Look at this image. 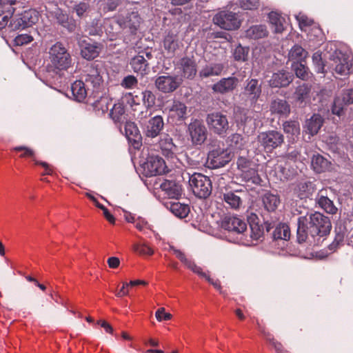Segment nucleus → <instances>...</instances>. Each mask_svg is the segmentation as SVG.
<instances>
[{"label": "nucleus", "instance_id": "1", "mask_svg": "<svg viewBox=\"0 0 353 353\" xmlns=\"http://www.w3.org/2000/svg\"><path fill=\"white\" fill-rule=\"evenodd\" d=\"M27 0H0V28L9 27L13 30L24 29L35 24L39 12L30 9Z\"/></svg>", "mask_w": 353, "mask_h": 353}, {"label": "nucleus", "instance_id": "2", "mask_svg": "<svg viewBox=\"0 0 353 353\" xmlns=\"http://www.w3.org/2000/svg\"><path fill=\"white\" fill-rule=\"evenodd\" d=\"M331 222L327 216L320 212L307 214L299 217L297 221V241L299 243L305 242L309 236H325L330 234Z\"/></svg>", "mask_w": 353, "mask_h": 353}, {"label": "nucleus", "instance_id": "3", "mask_svg": "<svg viewBox=\"0 0 353 353\" xmlns=\"http://www.w3.org/2000/svg\"><path fill=\"white\" fill-rule=\"evenodd\" d=\"M142 22V19L137 11L132 10L125 14L121 13L114 19L105 23V31L111 35V40L114 39L121 30H126L131 34H135Z\"/></svg>", "mask_w": 353, "mask_h": 353}, {"label": "nucleus", "instance_id": "4", "mask_svg": "<svg viewBox=\"0 0 353 353\" xmlns=\"http://www.w3.org/2000/svg\"><path fill=\"white\" fill-rule=\"evenodd\" d=\"M48 71L57 72L67 70L72 64V57L61 42H56L48 50Z\"/></svg>", "mask_w": 353, "mask_h": 353}, {"label": "nucleus", "instance_id": "5", "mask_svg": "<svg viewBox=\"0 0 353 353\" xmlns=\"http://www.w3.org/2000/svg\"><path fill=\"white\" fill-rule=\"evenodd\" d=\"M151 114L148 110L141 111L137 115V119L143 128L144 135L148 138H156L161 134L164 128V121L161 116H154L145 122H142L143 119L147 118Z\"/></svg>", "mask_w": 353, "mask_h": 353}, {"label": "nucleus", "instance_id": "6", "mask_svg": "<svg viewBox=\"0 0 353 353\" xmlns=\"http://www.w3.org/2000/svg\"><path fill=\"white\" fill-rule=\"evenodd\" d=\"M101 72V68L99 64L95 62L87 65L84 70L83 79L88 90H92L91 94L101 92V87L103 84Z\"/></svg>", "mask_w": 353, "mask_h": 353}, {"label": "nucleus", "instance_id": "7", "mask_svg": "<svg viewBox=\"0 0 353 353\" xmlns=\"http://www.w3.org/2000/svg\"><path fill=\"white\" fill-rule=\"evenodd\" d=\"M189 184L194 194L200 199L208 197L212 192L210 179L201 173L189 174Z\"/></svg>", "mask_w": 353, "mask_h": 353}, {"label": "nucleus", "instance_id": "8", "mask_svg": "<svg viewBox=\"0 0 353 353\" xmlns=\"http://www.w3.org/2000/svg\"><path fill=\"white\" fill-rule=\"evenodd\" d=\"M257 141L265 152L272 153L283 143L284 136L281 132L272 130L259 133Z\"/></svg>", "mask_w": 353, "mask_h": 353}, {"label": "nucleus", "instance_id": "9", "mask_svg": "<svg viewBox=\"0 0 353 353\" xmlns=\"http://www.w3.org/2000/svg\"><path fill=\"white\" fill-rule=\"evenodd\" d=\"M174 68L179 77L183 79H193L197 72V63L194 56H183L174 62Z\"/></svg>", "mask_w": 353, "mask_h": 353}, {"label": "nucleus", "instance_id": "10", "mask_svg": "<svg viewBox=\"0 0 353 353\" xmlns=\"http://www.w3.org/2000/svg\"><path fill=\"white\" fill-rule=\"evenodd\" d=\"M231 158V152L228 148H225L223 144L222 146L219 145L209 151L207 163L211 168H219L229 163Z\"/></svg>", "mask_w": 353, "mask_h": 353}, {"label": "nucleus", "instance_id": "11", "mask_svg": "<svg viewBox=\"0 0 353 353\" xmlns=\"http://www.w3.org/2000/svg\"><path fill=\"white\" fill-rule=\"evenodd\" d=\"M329 64L330 68L339 74L347 75L350 73V57L341 51H335L331 55Z\"/></svg>", "mask_w": 353, "mask_h": 353}, {"label": "nucleus", "instance_id": "12", "mask_svg": "<svg viewBox=\"0 0 353 353\" xmlns=\"http://www.w3.org/2000/svg\"><path fill=\"white\" fill-rule=\"evenodd\" d=\"M188 133L192 144L194 146L201 145L208 137V130L203 123L199 119H193L188 126Z\"/></svg>", "mask_w": 353, "mask_h": 353}, {"label": "nucleus", "instance_id": "13", "mask_svg": "<svg viewBox=\"0 0 353 353\" xmlns=\"http://www.w3.org/2000/svg\"><path fill=\"white\" fill-rule=\"evenodd\" d=\"M206 123L214 133L221 136H224L229 128L227 117L219 112L208 114Z\"/></svg>", "mask_w": 353, "mask_h": 353}, {"label": "nucleus", "instance_id": "14", "mask_svg": "<svg viewBox=\"0 0 353 353\" xmlns=\"http://www.w3.org/2000/svg\"><path fill=\"white\" fill-rule=\"evenodd\" d=\"M213 21L220 28L228 30H236L241 26V20L237 14L228 11H222L216 14L213 18Z\"/></svg>", "mask_w": 353, "mask_h": 353}, {"label": "nucleus", "instance_id": "15", "mask_svg": "<svg viewBox=\"0 0 353 353\" xmlns=\"http://www.w3.org/2000/svg\"><path fill=\"white\" fill-rule=\"evenodd\" d=\"M183 79L179 76H159L158 77L154 84L156 88L161 92L171 93L175 91L182 83Z\"/></svg>", "mask_w": 353, "mask_h": 353}, {"label": "nucleus", "instance_id": "16", "mask_svg": "<svg viewBox=\"0 0 353 353\" xmlns=\"http://www.w3.org/2000/svg\"><path fill=\"white\" fill-rule=\"evenodd\" d=\"M221 228L234 234L245 236L247 224L240 218L234 216H225L221 221Z\"/></svg>", "mask_w": 353, "mask_h": 353}, {"label": "nucleus", "instance_id": "17", "mask_svg": "<svg viewBox=\"0 0 353 353\" xmlns=\"http://www.w3.org/2000/svg\"><path fill=\"white\" fill-rule=\"evenodd\" d=\"M168 119L174 124H179L188 118V108L180 101L174 100L168 108Z\"/></svg>", "mask_w": 353, "mask_h": 353}, {"label": "nucleus", "instance_id": "18", "mask_svg": "<svg viewBox=\"0 0 353 353\" xmlns=\"http://www.w3.org/2000/svg\"><path fill=\"white\" fill-rule=\"evenodd\" d=\"M261 92V83H259L258 79H251L245 81L242 94L250 101L251 105H254L256 103Z\"/></svg>", "mask_w": 353, "mask_h": 353}, {"label": "nucleus", "instance_id": "19", "mask_svg": "<svg viewBox=\"0 0 353 353\" xmlns=\"http://www.w3.org/2000/svg\"><path fill=\"white\" fill-rule=\"evenodd\" d=\"M81 55L87 60L97 58L103 50V45L98 42H88L85 40L80 44Z\"/></svg>", "mask_w": 353, "mask_h": 353}, {"label": "nucleus", "instance_id": "20", "mask_svg": "<svg viewBox=\"0 0 353 353\" xmlns=\"http://www.w3.org/2000/svg\"><path fill=\"white\" fill-rule=\"evenodd\" d=\"M353 103V89L345 90L341 96L335 98L332 105V113L340 116L343 114L345 105Z\"/></svg>", "mask_w": 353, "mask_h": 353}, {"label": "nucleus", "instance_id": "21", "mask_svg": "<svg viewBox=\"0 0 353 353\" xmlns=\"http://www.w3.org/2000/svg\"><path fill=\"white\" fill-rule=\"evenodd\" d=\"M239 79L235 77L223 78L212 85V90L221 94H225L236 89Z\"/></svg>", "mask_w": 353, "mask_h": 353}, {"label": "nucleus", "instance_id": "22", "mask_svg": "<svg viewBox=\"0 0 353 353\" xmlns=\"http://www.w3.org/2000/svg\"><path fill=\"white\" fill-rule=\"evenodd\" d=\"M123 124L125 135L128 141L134 148H139L141 145V135L137 125L128 120Z\"/></svg>", "mask_w": 353, "mask_h": 353}, {"label": "nucleus", "instance_id": "23", "mask_svg": "<svg viewBox=\"0 0 353 353\" xmlns=\"http://www.w3.org/2000/svg\"><path fill=\"white\" fill-rule=\"evenodd\" d=\"M246 195L245 191L235 190L230 191L223 194L222 199L228 207L238 210L243 204V198Z\"/></svg>", "mask_w": 353, "mask_h": 353}, {"label": "nucleus", "instance_id": "24", "mask_svg": "<svg viewBox=\"0 0 353 353\" xmlns=\"http://www.w3.org/2000/svg\"><path fill=\"white\" fill-rule=\"evenodd\" d=\"M293 80V75L284 70L279 71L272 74L269 81L272 88H282L288 86Z\"/></svg>", "mask_w": 353, "mask_h": 353}, {"label": "nucleus", "instance_id": "25", "mask_svg": "<svg viewBox=\"0 0 353 353\" xmlns=\"http://www.w3.org/2000/svg\"><path fill=\"white\" fill-rule=\"evenodd\" d=\"M71 90L74 99L79 102L83 101L86 97H88V101H91V98L93 96V94H91L92 90H88L83 81H76L74 82L72 84Z\"/></svg>", "mask_w": 353, "mask_h": 353}, {"label": "nucleus", "instance_id": "26", "mask_svg": "<svg viewBox=\"0 0 353 353\" xmlns=\"http://www.w3.org/2000/svg\"><path fill=\"white\" fill-rule=\"evenodd\" d=\"M311 168L314 172L320 174L330 171L331 161L320 154H314L311 159Z\"/></svg>", "mask_w": 353, "mask_h": 353}, {"label": "nucleus", "instance_id": "27", "mask_svg": "<svg viewBox=\"0 0 353 353\" xmlns=\"http://www.w3.org/2000/svg\"><path fill=\"white\" fill-rule=\"evenodd\" d=\"M323 121V118L319 114H314L310 119L305 121V132L309 134V139L319 132Z\"/></svg>", "mask_w": 353, "mask_h": 353}, {"label": "nucleus", "instance_id": "28", "mask_svg": "<svg viewBox=\"0 0 353 353\" xmlns=\"http://www.w3.org/2000/svg\"><path fill=\"white\" fill-rule=\"evenodd\" d=\"M110 116L121 131V125L128 120V114L125 113L123 104L121 103H115L110 110Z\"/></svg>", "mask_w": 353, "mask_h": 353}, {"label": "nucleus", "instance_id": "29", "mask_svg": "<svg viewBox=\"0 0 353 353\" xmlns=\"http://www.w3.org/2000/svg\"><path fill=\"white\" fill-rule=\"evenodd\" d=\"M110 102L111 99L108 97L103 95L101 92L99 94H93L91 101H89L88 103L92 105L95 111H101L102 114H104L109 110Z\"/></svg>", "mask_w": 353, "mask_h": 353}, {"label": "nucleus", "instance_id": "30", "mask_svg": "<svg viewBox=\"0 0 353 353\" xmlns=\"http://www.w3.org/2000/svg\"><path fill=\"white\" fill-rule=\"evenodd\" d=\"M270 110L272 114H275L282 117H287L290 113V106L284 99H276L271 101Z\"/></svg>", "mask_w": 353, "mask_h": 353}, {"label": "nucleus", "instance_id": "31", "mask_svg": "<svg viewBox=\"0 0 353 353\" xmlns=\"http://www.w3.org/2000/svg\"><path fill=\"white\" fill-rule=\"evenodd\" d=\"M165 205L168 210L179 219L187 217L190 212V208L188 205L181 203L179 201L166 202Z\"/></svg>", "mask_w": 353, "mask_h": 353}, {"label": "nucleus", "instance_id": "32", "mask_svg": "<svg viewBox=\"0 0 353 353\" xmlns=\"http://www.w3.org/2000/svg\"><path fill=\"white\" fill-rule=\"evenodd\" d=\"M168 250L172 251L181 262L193 272L196 274L201 273V268L197 266L191 259L188 258L183 252L172 245H169Z\"/></svg>", "mask_w": 353, "mask_h": 353}, {"label": "nucleus", "instance_id": "33", "mask_svg": "<svg viewBox=\"0 0 353 353\" xmlns=\"http://www.w3.org/2000/svg\"><path fill=\"white\" fill-rule=\"evenodd\" d=\"M148 168L152 174L160 175L166 172V165L164 160L158 157H151L147 162Z\"/></svg>", "mask_w": 353, "mask_h": 353}, {"label": "nucleus", "instance_id": "34", "mask_svg": "<svg viewBox=\"0 0 353 353\" xmlns=\"http://www.w3.org/2000/svg\"><path fill=\"white\" fill-rule=\"evenodd\" d=\"M180 42L176 34L169 32L163 39V48L168 56H174L179 48Z\"/></svg>", "mask_w": 353, "mask_h": 353}, {"label": "nucleus", "instance_id": "35", "mask_svg": "<svg viewBox=\"0 0 353 353\" xmlns=\"http://www.w3.org/2000/svg\"><path fill=\"white\" fill-rule=\"evenodd\" d=\"M160 187L165 194L170 198H178L181 194V186L174 181L165 180Z\"/></svg>", "mask_w": 353, "mask_h": 353}, {"label": "nucleus", "instance_id": "36", "mask_svg": "<svg viewBox=\"0 0 353 353\" xmlns=\"http://www.w3.org/2000/svg\"><path fill=\"white\" fill-rule=\"evenodd\" d=\"M224 68V64L222 63H210L202 68L199 72V76L201 78L219 76L221 74Z\"/></svg>", "mask_w": 353, "mask_h": 353}, {"label": "nucleus", "instance_id": "37", "mask_svg": "<svg viewBox=\"0 0 353 353\" xmlns=\"http://www.w3.org/2000/svg\"><path fill=\"white\" fill-rule=\"evenodd\" d=\"M294 191L301 199L307 198L314 191V185L310 181H301L296 183Z\"/></svg>", "mask_w": 353, "mask_h": 353}, {"label": "nucleus", "instance_id": "38", "mask_svg": "<svg viewBox=\"0 0 353 353\" xmlns=\"http://www.w3.org/2000/svg\"><path fill=\"white\" fill-rule=\"evenodd\" d=\"M130 64L134 72L140 73L141 74H145L148 70L149 63L144 55H141V54L133 57Z\"/></svg>", "mask_w": 353, "mask_h": 353}, {"label": "nucleus", "instance_id": "39", "mask_svg": "<svg viewBox=\"0 0 353 353\" xmlns=\"http://www.w3.org/2000/svg\"><path fill=\"white\" fill-rule=\"evenodd\" d=\"M55 17L59 24L61 25L70 32L74 31L76 28L74 20L70 19L68 15L64 14L61 9H57L55 12Z\"/></svg>", "mask_w": 353, "mask_h": 353}, {"label": "nucleus", "instance_id": "40", "mask_svg": "<svg viewBox=\"0 0 353 353\" xmlns=\"http://www.w3.org/2000/svg\"><path fill=\"white\" fill-rule=\"evenodd\" d=\"M323 191L321 190L316 196V202L319 206L326 212L334 214L336 212L337 208L334 206L333 202L323 194Z\"/></svg>", "mask_w": 353, "mask_h": 353}, {"label": "nucleus", "instance_id": "41", "mask_svg": "<svg viewBox=\"0 0 353 353\" xmlns=\"http://www.w3.org/2000/svg\"><path fill=\"white\" fill-rule=\"evenodd\" d=\"M283 130L288 137L294 141L296 138H298L300 134V125L296 121H285L283 124Z\"/></svg>", "mask_w": 353, "mask_h": 353}, {"label": "nucleus", "instance_id": "42", "mask_svg": "<svg viewBox=\"0 0 353 353\" xmlns=\"http://www.w3.org/2000/svg\"><path fill=\"white\" fill-rule=\"evenodd\" d=\"M251 112L249 110L237 107L234 109V117L237 124L245 125L252 121Z\"/></svg>", "mask_w": 353, "mask_h": 353}, {"label": "nucleus", "instance_id": "43", "mask_svg": "<svg viewBox=\"0 0 353 353\" xmlns=\"http://www.w3.org/2000/svg\"><path fill=\"white\" fill-rule=\"evenodd\" d=\"M159 145L162 154L167 158H172L174 155L176 147L173 143L172 139L170 137H165L160 141Z\"/></svg>", "mask_w": 353, "mask_h": 353}, {"label": "nucleus", "instance_id": "44", "mask_svg": "<svg viewBox=\"0 0 353 353\" xmlns=\"http://www.w3.org/2000/svg\"><path fill=\"white\" fill-rule=\"evenodd\" d=\"M268 17L270 23L274 28V31L276 33L282 32L284 30L283 23L285 19L276 12H271Z\"/></svg>", "mask_w": 353, "mask_h": 353}, {"label": "nucleus", "instance_id": "45", "mask_svg": "<svg viewBox=\"0 0 353 353\" xmlns=\"http://www.w3.org/2000/svg\"><path fill=\"white\" fill-rule=\"evenodd\" d=\"M307 52L299 46H294L289 52V59L294 63L304 62Z\"/></svg>", "mask_w": 353, "mask_h": 353}, {"label": "nucleus", "instance_id": "46", "mask_svg": "<svg viewBox=\"0 0 353 353\" xmlns=\"http://www.w3.org/2000/svg\"><path fill=\"white\" fill-rule=\"evenodd\" d=\"M268 35V31L265 26L256 25L251 26L246 30V37L257 39L265 37Z\"/></svg>", "mask_w": 353, "mask_h": 353}, {"label": "nucleus", "instance_id": "47", "mask_svg": "<svg viewBox=\"0 0 353 353\" xmlns=\"http://www.w3.org/2000/svg\"><path fill=\"white\" fill-rule=\"evenodd\" d=\"M263 203L267 211L274 212L280 203V199L275 194L267 193L263 197Z\"/></svg>", "mask_w": 353, "mask_h": 353}, {"label": "nucleus", "instance_id": "48", "mask_svg": "<svg viewBox=\"0 0 353 353\" xmlns=\"http://www.w3.org/2000/svg\"><path fill=\"white\" fill-rule=\"evenodd\" d=\"M273 237L275 239L288 240L290 237V230L285 223H281L274 230Z\"/></svg>", "mask_w": 353, "mask_h": 353}, {"label": "nucleus", "instance_id": "49", "mask_svg": "<svg viewBox=\"0 0 353 353\" xmlns=\"http://www.w3.org/2000/svg\"><path fill=\"white\" fill-rule=\"evenodd\" d=\"M91 11V6L89 3L81 1L75 3L72 8V12L76 13L79 18L86 17Z\"/></svg>", "mask_w": 353, "mask_h": 353}, {"label": "nucleus", "instance_id": "50", "mask_svg": "<svg viewBox=\"0 0 353 353\" xmlns=\"http://www.w3.org/2000/svg\"><path fill=\"white\" fill-rule=\"evenodd\" d=\"M134 252L141 256H151L154 254L153 249L145 243L137 242L132 245Z\"/></svg>", "mask_w": 353, "mask_h": 353}, {"label": "nucleus", "instance_id": "51", "mask_svg": "<svg viewBox=\"0 0 353 353\" xmlns=\"http://www.w3.org/2000/svg\"><path fill=\"white\" fill-rule=\"evenodd\" d=\"M310 88L305 83L297 87L295 92V97L300 103L305 102L309 99Z\"/></svg>", "mask_w": 353, "mask_h": 353}, {"label": "nucleus", "instance_id": "52", "mask_svg": "<svg viewBox=\"0 0 353 353\" xmlns=\"http://www.w3.org/2000/svg\"><path fill=\"white\" fill-rule=\"evenodd\" d=\"M292 68L297 77L303 80L308 76L307 68L303 62L294 63Z\"/></svg>", "mask_w": 353, "mask_h": 353}, {"label": "nucleus", "instance_id": "53", "mask_svg": "<svg viewBox=\"0 0 353 353\" xmlns=\"http://www.w3.org/2000/svg\"><path fill=\"white\" fill-rule=\"evenodd\" d=\"M249 49L241 45L236 47L233 52L234 59L238 61H245L247 59Z\"/></svg>", "mask_w": 353, "mask_h": 353}, {"label": "nucleus", "instance_id": "54", "mask_svg": "<svg viewBox=\"0 0 353 353\" xmlns=\"http://www.w3.org/2000/svg\"><path fill=\"white\" fill-rule=\"evenodd\" d=\"M143 102L147 110L155 104L156 97L152 91L145 90L142 92Z\"/></svg>", "mask_w": 353, "mask_h": 353}, {"label": "nucleus", "instance_id": "55", "mask_svg": "<svg viewBox=\"0 0 353 353\" xmlns=\"http://www.w3.org/2000/svg\"><path fill=\"white\" fill-rule=\"evenodd\" d=\"M238 5L243 10H256L260 6L259 0H239Z\"/></svg>", "mask_w": 353, "mask_h": 353}, {"label": "nucleus", "instance_id": "56", "mask_svg": "<svg viewBox=\"0 0 353 353\" xmlns=\"http://www.w3.org/2000/svg\"><path fill=\"white\" fill-rule=\"evenodd\" d=\"M295 18L302 30H305V28L312 26L313 23V21L311 19H309L306 15L302 13L295 15Z\"/></svg>", "mask_w": 353, "mask_h": 353}, {"label": "nucleus", "instance_id": "57", "mask_svg": "<svg viewBox=\"0 0 353 353\" xmlns=\"http://www.w3.org/2000/svg\"><path fill=\"white\" fill-rule=\"evenodd\" d=\"M137 83V79L134 76L128 75L123 79L121 85L125 88L132 89L136 87Z\"/></svg>", "mask_w": 353, "mask_h": 353}, {"label": "nucleus", "instance_id": "58", "mask_svg": "<svg viewBox=\"0 0 353 353\" xmlns=\"http://www.w3.org/2000/svg\"><path fill=\"white\" fill-rule=\"evenodd\" d=\"M155 316L158 321H169L172 319V316L171 314L165 312L164 307L159 308L155 312Z\"/></svg>", "mask_w": 353, "mask_h": 353}, {"label": "nucleus", "instance_id": "59", "mask_svg": "<svg viewBox=\"0 0 353 353\" xmlns=\"http://www.w3.org/2000/svg\"><path fill=\"white\" fill-rule=\"evenodd\" d=\"M312 61H313V63L317 67V72H324L325 65L322 61L321 54L319 53V52H315L312 56Z\"/></svg>", "mask_w": 353, "mask_h": 353}, {"label": "nucleus", "instance_id": "60", "mask_svg": "<svg viewBox=\"0 0 353 353\" xmlns=\"http://www.w3.org/2000/svg\"><path fill=\"white\" fill-rule=\"evenodd\" d=\"M32 40V37L29 34H19L15 37L14 43L17 46H23L30 43Z\"/></svg>", "mask_w": 353, "mask_h": 353}, {"label": "nucleus", "instance_id": "61", "mask_svg": "<svg viewBox=\"0 0 353 353\" xmlns=\"http://www.w3.org/2000/svg\"><path fill=\"white\" fill-rule=\"evenodd\" d=\"M14 150L17 151V152L22 151L23 153L20 155V157H21V158L30 157V158H32L33 160L34 159V152L32 149H30L29 148H27L25 146H18V147H15L14 148Z\"/></svg>", "mask_w": 353, "mask_h": 353}, {"label": "nucleus", "instance_id": "62", "mask_svg": "<svg viewBox=\"0 0 353 353\" xmlns=\"http://www.w3.org/2000/svg\"><path fill=\"white\" fill-rule=\"evenodd\" d=\"M250 237L253 240H259L263 235V230L261 229L260 225L256 224L255 225H252Z\"/></svg>", "mask_w": 353, "mask_h": 353}, {"label": "nucleus", "instance_id": "63", "mask_svg": "<svg viewBox=\"0 0 353 353\" xmlns=\"http://www.w3.org/2000/svg\"><path fill=\"white\" fill-rule=\"evenodd\" d=\"M245 178H247L248 180H252V182L256 183L259 179L257 171L255 169L248 168L246 170L245 172H243Z\"/></svg>", "mask_w": 353, "mask_h": 353}, {"label": "nucleus", "instance_id": "64", "mask_svg": "<svg viewBox=\"0 0 353 353\" xmlns=\"http://www.w3.org/2000/svg\"><path fill=\"white\" fill-rule=\"evenodd\" d=\"M230 145L236 148H240L241 146L242 137L239 134H234L230 137Z\"/></svg>", "mask_w": 353, "mask_h": 353}]
</instances>
